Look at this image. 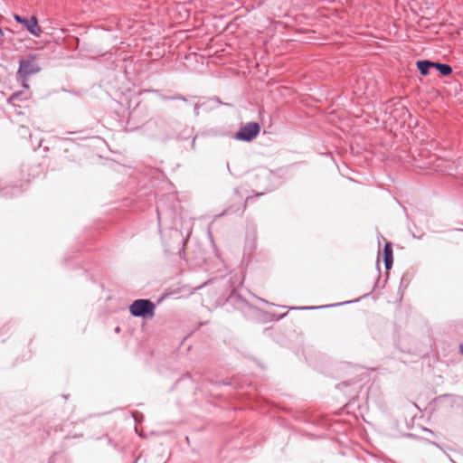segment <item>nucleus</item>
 I'll return each mask as SVG.
<instances>
[{
    "mask_svg": "<svg viewBox=\"0 0 463 463\" xmlns=\"http://www.w3.org/2000/svg\"><path fill=\"white\" fill-rule=\"evenodd\" d=\"M119 330H120V329H119V327H118H118H116V329H115V331H116V332H119Z\"/></svg>",
    "mask_w": 463,
    "mask_h": 463,
    "instance_id": "21",
    "label": "nucleus"
},
{
    "mask_svg": "<svg viewBox=\"0 0 463 463\" xmlns=\"http://www.w3.org/2000/svg\"><path fill=\"white\" fill-rule=\"evenodd\" d=\"M230 213H235V211H232V208H227L226 210H224L222 213L218 214L216 217H220V216H222V215H225V214H228Z\"/></svg>",
    "mask_w": 463,
    "mask_h": 463,
    "instance_id": "15",
    "label": "nucleus"
},
{
    "mask_svg": "<svg viewBox=\"0 0 463 463\" xmlns=\"http://www.w3.org/2000/svg\"><path fill=\"white\" fill-rule=\"evenodd\" d=\"M285 316H286V314L281 315L279 318H282V317H284Z\"/></svg>",
    "mask_w": 463,
    "mask_h": 463,
    "instance_id": "22",
    "label": "nucleus"
},
{
    "mask_svg": "<svg viewBox=\"0 0 463 463\" xmlns=\"http://www.w3.org/2000/svg\"><path fill=\"white\" fill-rule=\"evenodd\" d=\"M353 302H357V299H354V301H345V302H342V303H337V304H333V305H325V306H321V307H337V306H341V305L350 304V303H353Z\"/></svg>",
    "mask_w": 463,
    "mask_h": 463,
    "instance_id": "12",
    "label": "nucleus"
},
{
    "mask_svg": "<svg viewBox=\"0 0 463 463\" xmlns=\"http://www.w3.org/2000/svg\"><path fill=\"white\" fill-rule=\"evenodd\" d=\"M260 132V126L259 123L248 122L240 128L234 137L239 141L250 142L259 136Z\"/></svg>",
    "mask_w": 463,
    "mask_h": 463,
    "instance_id": "4",
    "label": "nucleus"
},
{
    "mask_svg": "<svg viewBox=\"0 0 463 463\" xmlns=\"http://www.w3.org/2000/svg\"><path fill=\"white\" fill-rule=\"evenodd\" d=\"M23 189L17 186H5L0 189V196L11 198L23 193Z\"/></svg>",
    "mask_w": 463,
    "mask_h": 463,
    "instance_id": "8",
    "label": "nucleus"
},
{
    "mask_svg": "<svg viewBox=\"0 0 463 463\" xmlns=\"http://www.w3.org/2000/svg\"><path fill=\"white\" fill-rule=\"evenodd\" d=\"M245 208H246V205H245V204H243V206H242V210L241 211V213H242L244 212Z\"/></svg>",
    "mask_w": 463,
    "mask_h": 463,
    "instance_id": "19",
    "label": "nucleus"
},
{
    "mask_svg": "<svg viewBox=\"0 0 463 463\" xmlns=\"http://www.w3.org/2000/svg\"><path fill=\"white\" fill-rule=\"evenodd\" d=\"M432 444L439 447V445L436 442H432Z\"/></svg>",
    "mask_w": 463,
    "mask_h": 463,
    "instance_id": "23",
    "label": "nucleus"
},
{
    "mask_svg": "<svg viewBox=\"0 0 463 463\" xmlns=\"http://www.w3.org/2000/svg\"><path fill=\"white\" fill-rule=\"evenodd\" d=\"M194 113H195L196 115H198V114H199V105H198V104H195V105H194Z\"/></svg>",
    "mask_w": 463,
    "mask_h": 463,
    "instance_id": "17",
    "label": "nucleus"
},
{
    "mask_svg": "<svg viewBox=\"0 0 463 463\" xmlns=\"http://www.w3.org/2000/svg\"><path fill=\"white\" fill-rule=\"evenodd\" d=\"M434 69L439 71V73L442 76H448L452 73V67L447 63H440L438 61H434Z\"/></svg>",
    "mask_w": 463,
    "mask_h": 463,
    "instance_id": "9",
    "label": "nucleus"
},
{
    "mask_svg": "<svg viewBox=\"0 0 463 463\" xmlns=\"http://www.w3.org/2000/svg\"><path fill=\"white\" fill-rule=\"evenodd\" d=\"M156 213H157V218H158V223L160 224V222H161V213H160V210H159V206L158 205L156 206Z\"/></svg>",
    "mask_w": 463,
    "mask_h": 463,
    "instance_id": "16",
    "label": "nucleus"
},
{
    "mask_svg": "<svg viewBox=\"0 0 463 463\" xmlns=\"http://www.w3.org/2000/svg\"><path fill=\"white\" fill-rule=\"evenodd\" d=\"M316 308H322L321 307H291V309H297V310H307V309H316Z\"/></svg>",
    "mask_w": 463,
    "mask_h": 463,
    "instance_id": "13",
    "label": "nucleus"
},
{
    "mask_svg": "<svg viewBox=\"0 0 463 463\" xmlns=\"http://www.w3.org/2000/svg\"><path fill=\"white\" fill-rule=\"evenodd\" d=\"M14 18L18 24L24 25V27L26 28L32 35L39 37L42 34L43 30L39 26L38 20L35 16H31L28 18L15 14Z\"/></svg>",
    "mask_w": 463,
    "mask_h": 463,
    "instance_id": "5",
    "label": "nucleus"
},
{
    "mask_svg": "<svg viewBox=\"0 0 463 463\" xmlns=\"http://www.w3.org/2000/svg\"><path fill=\"white\" fill-rule=\"evenodd\" d=\"M41 68L35 61V56L29 55L27 58L20 60L17 75L24 88H29L27 83L28 77L39 72Z\"/></svg>",
    "mask_w": 463,
    "mask_h": 463,
    "instance_id": "2",
    "label": "nucleus"
},
{
    "mask_svg": "<svg viewBox=\"0 0 463 463\" xmlns=\"http://www.w3.org/2000/svg\"><path fill=\"white\" fill-rule=\"evenodd\" d=\"M458 231L462 232H463V229H458Z\"/></svg>",
    "mask_w": 463,
    "mask_h": 463,
    "instance_id": "24",
    "label": "nucleus"
},
{
    "mask_svg": "<svg viewBox=\"0 0 463 463\" xmlns=\"http://www.w3.org/2000/svg\"><path fill=\"white\" fill-rule=\"evenodd\" d=\"M459 349H460V353L463 354V345H460Z\"/></svg>",
    "mask_w": 463,
    "mask_h": 463,
    "instance_id": "18",
    "label": "nucleus"
},
{
    "mask_svg": "<svg viewBox=\"0 0 463 463\" xmlns=\"http://www.w3.org/2000/svg\"><path fill=\"white\" fill-rule=\"evenodd\" d=\"M156 305L150 299L139 298L129 306V313L135 317L152 318Z\"/></svg>",
    "mask_w": 463,
    "mask_h": 463,
    "instance_id": "3",
    "label": "nucleus"
},
{
    "mask_svg": "<svg viewBox=\"0 0 463 463\" xmlns=\"http://www.w3.org/2000/svg\"><path fill=\"white\" fill-rule=\"evenodd\" d=\"M171 100H183V101H186V99L184 96L180 95V94H176V95L171 97Z\"/></svg>",
    "mask_w": 463,
    "mask_h": 463,
    "instance_id": "14",
    "label": "nucleus"
},
{
    "mask_svg": "<svg viewBox=\"0 0 463 463\" xmlns=\"http://www.w3.org/2000/svg\"><path fill=\"white\" fill-rule=\"evenodd\" d=\"M141 129L146 136L161 141H165L175 137L170 125L162 118H151L147 120L142 126Z\"/></svg>",
    "mask_w": 463,
    "mask_h": 463,
    "instance_id": "1",
    "label": "nucleus"
},
{
    "mask_svg": "<svg viewBox=\"0 0 463 463\" xmlns=\"http://www.w3.org/2000/svg\"><path fill=\"white\" fill-rule=\"evenodd\" d=\"M22 94L23 93L21 91L14 92L10 98H8L7 102L10 104L13 103L15 99H20Z\"/></svg>",
    "mask_w": 463,
    "mask_h": 463,
    "instance_id": "11",
    "label": "nucleus"
},
{
    "mask_svg": "<svg viewBox=\"0 0 463 463\" xmlns=\"http://www.w3.org/2000/svg\"><path fill=\"white\" fill-rule=\"evenodd\" d=\"M146 92H151L158 96L162 100H171L172 96L164 95L160 90H147Z\"/></svg>",
    "mask_w": 463,
    "mask_h": 463,
    "instance_id": "10",
    "label": "nucleus"
},
{
    "mask_svg": "<svg viewBox=\"0 0 463 463\" xmlns=\"http://www.w3.org/2000/svg\"><path fill=\"white\" fill-rule=\"evenodd\" d=\"M384 267L388 270L392 269L393 263L392 246L391 242H386L383 250Z\"/></svg>",
    "mask_w": 463,
    "mask_h": 463,
    "instance_id": "6",
    "label": "nucleus"
},
{
    "mask_svg": "<svg viewBox=\"0 0 463 463\" xmlns=\"http://www.w3.org/2000/svg\"><path fill=\"white\" fill-rule=\"evenodd\" d=\"M3 34H4L3 29L0 27V35H3Z\"/></svg>",
    "mask_w": 463,
    "mask_h": 463,
    "instance_id": "20",
    "label": "nucleus"
},
{
    "mask_svg": "<svg viewBox=\"0 0 463 463\" xmlns=\"http://www.w3.org/2000/svg\"><path fill=\"white\" fill-rule=\"evenodd\" d=\"M434 61L429 60H420L416 62V67L421 75L426 76L430 73V69H434Z\"/></svg>",
    "mask_w": 463,
    "mask_h": 463,
    "instance_id": "7",
    "label": "nucleus"
}]
</instances>
